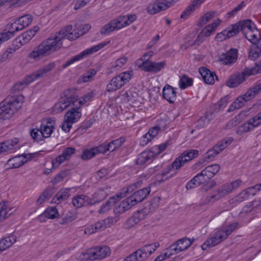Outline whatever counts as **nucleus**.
Wrapping results in <instances>:
<instances>
[{
    "instance_id": "7",
    "label": "nucleus",
    "mask_w": 261,
    "mask_h": 261,
    "mask_svg": "<svg viewBox=\"0 0 261 261\" xmlns=\"http://www.w3.org/2000/svg\"><path fill=\"white\" fill-rule=\"evenodd\" d=\"M261 91V83L250 88L242 96L239 97L229 107L227 111L230 112L235 109L242 108L248 101L253 98Z\"/></svg>"
},
{
    "instance_id": "18",
    "label": "nucleus",
    "mask_w": 261,
    "mask_h": 261,
    "mask_svg": "<svg viewBox=\"0 0 261 261\" xmlns=\"http://www.w3.org/2000/svg\"><path fill=\"white\" fill-rule=\"evenodd\" d=\"M238 54V49L231 48L225 54H223L221 56L219 60L223 64L230 65L237 61Z\"/></svg>"
},
{
    "instance_id": "56",
    "label": "nucleus",
    "mask_w": 261,
    "mask_h": 261,
    "mask_svg": "<svg viewBox=\"0 0 261 261\" xmlns=\"http://www.w3.org/2000/svg\"><path fill=\"white\" fill-rule=\"evenodd\" d=\"M70 172L69 170L62 171L60 173H58L51 180V182L53 185H55L61 181H62L65 177H66Z\"/></svg>"
},
{
    "instance_id": "46",
    "label": "nucleus",
    "mask_w": 261,
    "mask_h": 261,
    "mask_svg": "<svg viewBox=\"0 0 261 261\" xmlns=\"http://www.w3.org/2000/svg\"><path fill=\"white\" fill-rule=\"evenodd\" d=\"M160 197H155L152 199L144 208H147L148 214L153 212L159 206L160 201Z\"/></svg>"
},
{
    "instance_id": "25",
    "label": "nucleus",
    "mask_w": 261,
    "mask_h": 261,
    "mask_svg": "<svg viewBox=\"0 0 261 261\" xmlns=\"http://www.w3.org/2000/svg\"><path fill=\"white\" fill-rule=\"evenodd\" d=\"M164 98L170 103H173L176 99V94L174 88L170 85H166L163 90Z\"/></svg>"
},
{
    "instance_id": "42",
    "label": "nucleus",
    "mask_w": 261,
    "mask_h": 261,
    "mask_svg": "<svg viewBox=\"0 0 261 261\" xmlns=\"http://www.w3.org/2000/svg\"><path fill=\"white\" fill-rule=\"evenodd\" d=\"M118 199H119V198H117L116 195L109 198V199L101 206L99 210V213L100 214H103L108 211L112 206L117 202Z\"/></svg>"
},
{
    "instance_id": "41",
    "label": "nucleus",
    "mask_w": 261,
    "mask_h": 261,
    "mask_svg": "<svg viewBox=\"0 0 261 261\" xmlns=\"http://www.w3.org/2000/svg\"><path fill=\"white\" fill-rule=\"evenodd\" d=\"M142 182V181L140 180L134 183L133 185L128 186L126 188H124L122 192H119L116 195L117 197L119 198V199H121L126 196V193L132 192L138 186H140Z\"/></svg>"
},
{
    "instance_id": "57",
    "label": "nucleus",
    "mask_w": 261,
    "mask_h": 261,
    "mask_svg": "<svg viewBox=\"0 0 261 261\" xmlns=\"http://www.w3.org/2000/svg\"><path fill=\"white\" fill-rule=\"evenodd\" d=\"M146 215H148L147 209L143 208L142 210L135 213L133 217L135 219L136 222L139 223L140 221L144 219L145 216Z\"/></svg>"
},
{
    "instance_id": "53",
    "label": "nucleus",
    "mask_w": 261,
    "mask_h": 261,
    "mask_svg": "<svg viewBox=\"0 0 261 261\" xmlns=\"http://www.w3.org/2000/svg\"><path fill=\"white\" fill-rule=\"evenodd\" d=\"M253 128H254V127H252V122L249 119L247 122L243 123L239 127L237 133L239 135H242L245 132L250 131Z\"/></svg>"
},
{
    "instance_id": "60",
    "label": "nucleus",
    "mask_w": 261,
    "mask_h": 261,
    "mask_svg": "<svg viewBox=\"0 0 261 261\" xmlns=\"http://www.w3.org/2000/svg\"><path fill=\"white\" fill-rule=\"evenodd\" d=\"M122 17L123 18V21L125 27H127L135 21L137 16L136 14H127L125 15H122Z\"/></svg>"
},
{
    "instance_id": "36",
    "label": "nucleus",
    "mask_w": 261,
    "mask_h": 261,
    "mask_svg": "<svg viewBox=\"0 0 261 261\" xmlns=\"http://www.w3.org/2000/svg\"><path fill=\"white\" fill-rule=\"evenodd\" d=\"M59 216V213L57 209L55 207H48L45 211L39 216V218L41 219L44 217L48 219H54Z\"/></svg>"
},
{
    "instance_id": "24",
    "label": "nucleus",
    "mask_w": 261,
    "mask_h": 261,
    "mask_svg": "<svg viewBox=\"0 0 261 261\" xmlns=\"http://www.w3.org/2000/svg\"><path fill=\"white\" fill-rule=\"evenodd\" d=\"M19 140L17 138H13L0 143V146L3 152L14 151L18 148Z\"/></svg>"
},
{
    "instance_id": "10",
    "label": "nucleus",
    "mask_w": 261,
    "mask_h": 261,
    "mask_svg": "<svg viewBox=\"0 0 261 261\" xmlns=\"http://www.w3.org/2000/svg\"><path fill=\"white\" fill-rule=\"evenodd\" d=\"M178 0H156L153 4L148 5L147 10L150 14H154L160 11L165 10Z\"/></svg>"
},
{
    "instance_id": "1",
    "label": "nucleus",
    "mask_w": 261,
    "mask_h": 261,
    "mask_svg": "<svg viewBox=\"0 0 261 261\" xmlns=\"http://www.w3.org/2000/svg\"><path fill=\"white\" fill-rule=\"evenodd\" d=\"M71 25H68L57 32L53 37H50L43 41L29 55V57L35 60H39L43 57L50 55L52 53L60 49L63 45V40L67 38L73 40L79 37V33L74 34L71 31Z\"/></svg>"
},
{
    "instance_id": "38",
    "label": "nucleus",
    "mask_w": 261,
    "mask_h": 261,
    "mask_svg": "<svg viewBox=\"0 0 261 261\" xmlns=\"http://www.w3.org/2000/svg\"><path fill=\"white\" fill-rule=\"evenodd\" d=\"M113 223V220L110 218H108L103 220L99 221L93 225L94 230L95 232L104 230L108 226H110V223Z\"/></svg>"
},
{
    "instance_id": "64",
    "label": "nucleus",
    "mask_w": 261,
    "mask_h": 261,
    "mask_svg": "<svg viewBox=\"0 0 261 261\" xmlns=\"http://www.w3.org/2000/svg\"><path fill=\"white\" fill-rule=\"evenodd\" d=\"M252 122V127H257L261 124V112L258 113L253 118L250 119Z\"/></svg>"
},
{
    "instance_id": "8",
    "label": "nucleus",
    "mask_w": 261,
    "mask_h": 261,
    "mask_svg": "<svg viewBox=\"0 0 261 261\" xmlns=\"http://www.w3.org/2000/svg\"><path fill=\"white\" fill-rule=\"evenodd\" d=\"M256 74L257 71L256 69L246 68L241 72H235L231 74L226 82V85L229 88H236L243 83L249 76Z\"/></svg>"
},
{
    "instance_id": "27",
    "label": "nucleus",
    "mask_w": 261,
    "mask_h": 261,
    "mask_svg": "<svg viewBox=\"0 0 261 261\" xmlns=\"http://www.w3.org/2000/svg\"><path fill=\"white\" fill-rule=\"evenodd\" d=\"M232 191V190L229 182L226 183L219 187L217 190V194L212 195L210 197L211 199L209 201L213 200L214 199H219L221 197L227 195Z\"/></svg>"
},
{
    "instance_id": "12",
    "label": "nucleus",
    "mask_w": 261,
    "mask_h": 261,
    "mask_svg": "<svg viewBox=\"0 0 261 261\" xmlns=\"http://www.w3.org/2000/svg\"><path fill=\"white\" fill-rule=\"evenodd\" d=\"M56 124V119L54 118L44 119L40 126V134L44 138L50 136Z\"/></svg>"
},
{
    "instance_id": "39",
    "label": "nucleus",
    "mask_w": 261,
    "mask_h": 261,
    "mask_svg": "<svg viewBox=\"0 0 261 261\" xmlns=\"http://www.w3.org/2000/svg\"><path fill=\"white\" fill-rule=\"evenodd\" d=\"M221 20L220 19H218V21H215L213 22L212 24H210L207 25L205 29H203L201 32L200 34L202 35V37L204 38V37H208L211 35L212 32H213L217 26L220 23Z\"/></svg>"
},
{
    "instance_id": "16",
    "label": "nucleus",
    "mask_w": 261,
    "mask_h": 261,
    "mask_svg": "<svg viewBox=\"0 0 261 261\" xmlns=\"http://www.w3.org/2000/svg\"><path fill=\"white\" fill-rule=\"evenodd\" d=\"M33 17L29 14L22 16L12 23V30L14 29L16 32L23 30L24 28L28 27L32 22Z\"/></svg>"
},
{
    "instance_id": "59",
    "label": "nucleus",
    "mask_w": 261,
    "mask_h": 261,
    "mask_svg": "<svg viewBox=\"0 0 261 261\" xmlns=\"http://www.w3.org/2000/svg\"><path fill=\"white\" fill-rule=\"evenodd\" d=\"M181 155L179 156L172 163L170 166L172 169H175L176 170L179 169L181 167L183 166L186 163L184 160L182 158Z\"/></svg>"
},
{
    "instance_id": "28",
    "label": "nucleus",
    "mask_w": 261,
    "mask_h": 261,
    "mask_svg": "<svg viewBox=\"0 0 261 261\" xmlns=\"http://www.w3.org/2000/svg\"><path fill=\"white\" fill-rule=\"evenodd\" d=\"M233 29V24L227 28L222 32L217 34L215 37V40L217 41H222L228 38L234 37L236 35V34L234 30Z\"/></svg>"
},
{
    "instance_id": "54",
    "label": "nucleus",
    "mask_w": 261,
    "mask_h": 261,
    "mask_svg": "<svg viewBox=\"0 0 261 261\" xmlns=\"http://www.w3.org/2000/svg\"><path fill=\"white\" fill-rule=\"evenodd\" d=\"M261 54V48L258 45H254L251 48L249 54V58L252 60H255L258 58Z\"/></svg>"
},
{
    "instance_id": "44",
    "label": "nucleus",
    "mask_w": 261,
    "mask_h": 261,
    "mask_svg": "<svg viewBox=\"0 0 261 261\" xmlns=\"http://www.w3.org/2000/svg\"><path fill=\"white\" fill-rule=\"evenodd\" d=\"M198 155V151L194 149H189L184 151L180 155L185 162H187L196 158Z\"/></svg>"
},
{
    "instance_id": "45",
    "label": "nucleus",
    "mask_w": 261,
    "mask_h": 261,
    "mask_svg": "<svg viewBox=\"0 0 261 261\" xmlns=\"http://www.w3.org/2000/svg\"><path fill=\"white\" fill-rule=\"evenodd\" d=\"M200 1L195 0L192 5L189 6L187 9L182 13L180 18H185L189 16L191 12H193L196 8H197L202 3H200Z\"/></svg>"
},
{
    "instance_id": "14",
    "label": "nucleus",
    "mask_w": 261,
    "mask_h": 261,
    "mask_svg": "<svg viewBox=\"0 0 261 261\" xmlns=\"http://www.w3.org/2000/svg\"><path fill=\"white\" fill-rule=\"evenodd\" d=\"M166 65L165 61L160 62L150 61L149 62L141 63L138 67L144 71L157 73L164 69Z\"/></svg>"
},
{
    "instance_id": "40",
    "label": "nucleus",
    "mask_w": 261,
    "mask_h": 261,
    "mask_svg": "<svg viewBox=\"0 0 261 261\" xmlns=\"http://www.w3.org/2000/svg\"><path fill=\"white\" fill-rule=\"evenodd\" d=\"M194 239H190L186 237L180 239L176 241L177 245L179 247L181 251L187 250L192 244Z\"/></svg>"
},
{
    "instance_id": "43",
    "label": "nucleus",
    "mask_w": 261,
    "mask_h": 261,
    "mask_svg": "<svg viewBox=\"0 0 261 261\" xmlns=\"http://www.w3.org/2000/svg\"><path fill=\"white\" fill-rule=\"evenodd\" d=\"M181 252L179 249V247L177 245L176 242L171 245L165 250V257H170V256L176 254Z\"/></svg>"
},
{
    "instance_id": "13",
    "label": "nucleus",
    "mask_w": 261,
    "mask_h": 261,
    "mask_svg": "<svg viewBox=\"0 0 261 261\" xmlns=\"http://www.w3.org/2000/svg\"><path fill=\"white\" fill-rule=\"evenodd\" d=\"M83 105L82 100H78V102L75 103L73 107L66 113L65 117L73 123L77 121L82 116L80 108Z\"/></svg>"
},
{
    "instance_id": "32",
    "label": "nucleus",
    "mask_w": 261,
    "mask_h": 261,
    "mask_svg": "<svg viewBox=\"0 0 261 261\" xmlns=\"http://www.w3.org/2000/svg\"><path fill=\"white\" fill-rule=\"evenodd\" d=\"M21 47V44H18L14 41V43L10 46L2 56L1 60L4 61L12 56L16 50Z\"/></svg>"
},
{
    "instance_id": "52",
    "label": "nucleus",
    "mask_w": 261,
    "mask_h": 261,
    "mask_svg": "<svg viewBox=\"0 0 261 261\" xmlns=\"http://www.w3.org/2000/svg\"><path fill=\"white\" fill-rule=\"evenodd\" d=\"M151 153L147 151H143L141 153L137 159V165H143L150 160Z\"/></svg>"
},
{
    "instance_id": "33",
    "label": "nucleus",
    "mask_w": 261,
    "mask_h": 261,
    "mask_svg": "<svg viewBox=\"0 0 261 261\" xmlns=\"http://www.w3.org/2000/svg\"><path fill=\"white\" fill-rule=\"evenodd\" d=\"M109 189L107 186H106L97 189L94 194V199H92L95 202V203L100 202L106 198Z\"/></svg>"
},
{
    "instance_id": "11",
    "label": "nucleus",
    "mask_w": 261,
    "mask_h": 261,
    "mask_svg": "<svg viewBox=\"0 0 261 261\" xmlns=\"http://www.w3.org/2000/svg\"><path fill=\"white\" fill-rule=\"evenodd\" d=\"M123 19V18L122 16H119L116 18L111 20L102 28L100 34L106 35L114 31L118 30L125 27Z\"/></svg>"
},
{
    "instance_id": "23",
    "label": "nucleus",
    "mask_w": 261,
    "mask_h": 261,
    "mask_svg": "<svg viewBox=\"0 0 261 261\" xmlns=\"http://www.w3.org/2000/svg\"><path fill=\"white\" fill-rule=\"evenodd\" d=\"M160 127L155 126L149 129L148 132L144 135L140 139V145L144 146L150 142L152 138L155 137L159 133Z\"/></svg>"
},
{
    "instance_id": "51",
    "label": "nucleus",
    "mask_w": 261,
    "mask_h": 261,
    "mask_svg": "<svg viewBox=\"0 0 261 261\" xmlns=\"http://www.w3.org/2000/svg\"><path fill=\"white\" fill-rule=\"evenodd\" d=\"M193 84V80L186 75L182 76L179 81V86L181 89H185L187 87L191 86Z\"/></svg>"
},
{
    "instance_id": "4",
    "label": "nucleus",
    "mask_w": 261,
    "mask_h": 261,
    "mask_svg": "<svg viewBox=\"0 0 261 261\" xmlns=\"http://www.w3.org/2000/svg\"><path fill=\"white\" fill-rule=\"evenodd\" d=\"M238 223H234L230 224L226 227L217 231L214 235L208 239L201 246L203 250L214 247L227 238L228 235L231 233L237 227Z\"/></svg>"
},
{
    "instance_id": "37",
    "label": "nucleus",
    "mask_w": 261,
    "mask_h": 261,
    "mask_svg": "<svg viewBox=\"0 0 261 261\" xmlns=\"http://www.w3.org/2000/svg\"><path fill=\"white\" fill-rule=\"evenodd\" d=\"M76 218V215L74 212L65 211L62 214V218L60 222L61 224H66L71 222Z\"/></svg>"
},
{
    "instance_id": "9",
    "label": "nucleus",
    "mask_w": 261,
    "mask_h": 261,
    "mask_svg": "<svg viewBox=\"0 0 261 261\" xmlns=\"http://www.w3.org/2000/svg\"><path fill=\"white\" fill-rule=\"evenodd\" d=\"M107 44L108 42H102L97 45L94 46L91 48H88L84 50L82 53H80L78 55H76V56H74L71 59H70L69 60L67 61L66 62V63L63 65V68H66L67 67L73 64L74 62L79 61L84 58V57H86L87 56L92 54V53L99 50L100 49L105 46Z\"/></svg>"
},
{
    "instance_id": "5",
    "label": "nucleus",
    "mask_w": 261,
    "mask_h": 261,
    "mask_svg": "<svg viewBox=\"0 0 261 261\" xmlns=\"http://www.w3.org/2000/svg\"><path fill=\"white\" fill-rule=\"evenodd\" d=\"M159 247L158 243L145 245L130 254L123 261H143L147 259Z\"/></svg>"
},
{
    "instance_id": "31",
    "label": "nucleus",
    "mask_w": 261,
    "mask_h": 261,
    "mask_svg": "<svg viewBox=\"0 0 261 261\" xmlns=\"http://www.w3.org/2000/svg\"><path fill=\"white\" fill-rule=\"evenodd\" d=\"M133 206L132 204L128 201V198H126L115 206L114 212L115 214H121Z\"/></svg>"
},
{
    "instance_id": "21",
    "label": "nucleus",
    "mask_w": 261,
    "mask_h": 261,
    "mask_svg": "<svg viewBox=\"0 0 261 261\" xmlns=\"http://www.w3.org/2000/svg\"><path fill=\"white\" fill-rule=\"evenodd\" d=\"M233 29L234 30L236 35L240 31H245L246 29H247L248 31H253L255 29H257L256 25L250 19L239 21L233 24Z\"/></svg>"
},
{
    "instance_id": "34",
    "label": "nucleus",
    "mask_w": 261,
    "mask_h": 261,
    "mask_svg": "<svg viewBox=\"0 0 261 261\" xmlns=\"http://www.w3.org/2000/svg\"><path fill=\"white\" fill-rule=\"evenodd\" d=\"M120 77L116 76L113 77L110 81V82L107 86V91L111 92L115 91L118 89L122 87L124 85L122 83V81L120 80Z\"/></svg>"
},
{
    "instance_id": "6",
    "label": "nucleus",
    "mask_w": 261,
    "mask_h": 261,
    "mask_svg": "<svg viewBox=\"0 0 261 261\" xmlns=\"http://www.w3.org/2000/svg\"><path fill=\"white\" fill-rule=\"evenodd\" d=\"M72 90L68 89L62 93L60 101L54 105V111L60 113L78 102L79 99L77 96L74 94Z\"/></svg>"
},
{
    "instance_id": "62",
    "label": "nucleus",
    "mask_w": 261,
    "mask_h": 261,
    "mask_svg": "<svg viewBox=\"0 0 261 261\" xmlns=\"http://www.w3.org/2000/svg\"><path fill=\"white\" fill-rule=\"evenodd\" d=\"M96 73V71L95 69H90L83 75V82L86 83L89 81Z\"/></svg>"
},
{
    "instance_id": "15",
    "label": "nucleus",
    "mask_w": 261,
    "mask_h": 261,
    "mask_svg": "<svg viewBox=\"0 0 261 261\" xmlns=\"http://www.w3.org/2000/svg\"><path fill=\"white\" fill-rule=\"evenodd\" d=\"M34 156L33 154H23L16 156L9 159L6 165L9 166V168L13 169L19 168L26 163L28 159L30 160Z\"/></svg>"
},
{
    "instance_id": "3",
    "label": "nucleus",
    "mask_w": 261,
    "mask_h": 261,
    "mask_svg": "<svg viewBox=\"0 0 261 261\" xmlns=\"http://www.w3.org/2000/svg\"><path fill=\"white\" fill-rule=\"evenodd\" d=\"M55 67V64L54 62L50 63L43 68L38 69L31 74L26 76L22 81L16 83L11 91L12 93H16L26 87L29 84L36 80L40 79L44 76L48 72L51 71Z\"/></svg>"
},
{
    "instance_id": "2",
    "label": "nucleus",
    "mask_w": 261,
    "mask_h": 261,
    "mask_svg": "<svg viewBox=\"0 0 261 261\" xmlns=\"http://www.w3.org/2000/svg\"><path fill=\"white\" fill-rule=\"evenodd\" d=\"M24 100L22 95L8 96L0 103V120L10 119L21 107Z\"/></svg>"
},
{
    "instance_id": "55",
    "label": "nucleus",
    "mask_w": 261,
    "mask_h": 261,
    "mask_svg": "<svg viewBox=\"0 0 261 261\" xmlns=\"http://www.w3.org/2000/svg\"><path fill=\"white\" fill-rule=\"evenodd\" d=\"M214 12H210L205 13L199 20L197 23V25L199 27H201L204 24H206L210 19H211L214 17Z\"/></svg>"
},
{
    "instance_id": "22",
    "label": "nucleus",
    "mask_w": 261,
    "mask_h": 261,
    "mask_svg": "<svg viewBox=\"0 0 261 261\" xmlns=\"http://www.w3.org/2000/svg\"><path fill=\"white\" fill-rule=\"evenodd\" d=\"M199 72L201 75L203 81L207 84H213L215 82V77L217 79L214 72H212L210 69L204 67L199 68Z\"/></svg>"
},
{
    "instance_id": "30",
    "label": "nucleus",
    "mask_w": 261,
    "mask_h": 261,
    "mask_svg": "<svg viewBox=\"0 0 261 261\" xmlns=\"http://www.w3.org/2000/svg\"><path fill=\"white\" fill-rule=\"evenodd\" d=\"M69 189H63L60 190L53 198V201L55 203H60L66 200L69 196Z\"/></svg>"
},
{
    "instance_id": "47",
    "label": "nucleus",
    "mask_w": 261,
    "mask_h": 261,
    "mask_svg": "<svg viewBox=\"0 0 261 261\" xmlns=\"http://www.w3.org/2000/svg\"><path fill=\"white\" fill-rule=\"evenodd\" d=\"M233 141V138L229 137L227 139L222 140L221 142L218 143L214 147L216 149L219 153L226 148L229 145L231 144Z\"/></svg>"
},
{
    "instance_id": "19",
    "label": "nucleus",
    "mask_w": 261,
    "mask_h": 261,
    "mask_svg": "<svg viewBox=\"0 0 261 261\" xmlns=\"http://www.w3.org/2000/svg\"><path fill=\"white\" fill-rule=\"evenodd\" d=\"M72 202L73 206L77 208L95 204V202L92 199L83 194L76 195L73 197Z\"/></svg>"
},
{
    "instance_id": "29",
    "label": "nucleus",
    "mask_w": 261,
    "mask_h": 261,
    "mask_svg": "<svg viewBox=\"0 0 261 261\" xmlns=\"http://www.w3.org/2000/svg\"><path fill=\"white\" fill-rule=\"evenodd\" d=\"M16 239L17 237L14 234H11L10 236L1 239L0 240V253L11 247L16 242Z\"/></svg>"
},
{
    "instance_id": "63",
    "label": "nucleus",
    "mask_w": 261,
    "mask_h": 261,
    "mask_svg": "<svg viewBox=\"0 0 261 261\" xmlns=\"http://www.w3.org/2000/svg\"><path fill=\"white\" fill-rule=\"evenodd\" d=\"M260 36V34L258 30L255 29L252 37L249 39V41L254 44L255 45H257V44L259 43V41L260 39L259 38Z\"/></svg>"
},
{
    "instance_id": "48",
    "label": "nucleus",
    "mask_w": 261,
    "mask_h": 261,
    "mask_svg": "<svg viewBox=\"0 0 261 261\" xmlns=\"http://www.w3.org/2000/svg\"><path fill=\"white\" fill-rule=\"evenodd\" d=\"M98 254H99L100 259H102L110 255L111 250L107 246H98L96 247Z\"/></svg>"
},
{
    "instance_id": "49",
    "label": "nucleus",
    "mask_w": 261,
    "mask_h": 261,
    "mask_svg": "<svg viewBox=\"0 0 261 261\" xmlns=\"http://www.w3.org/2000/svg\"><path fill=\"white\" fill-rule=\"evenodd\" d=\"M9 30L5 33L0 34V44L3 42L7 41L11 37H13L16 31L14 29L12 30V25L10 24V27H8Z\"/></svg>"
},
{
    "instance_id": "17",
    "label": "nucleus",
    "mask_w": 261,
    "mask_h": 261,
    "mask_svg": "<svg viewBox=\"0 0 261 261\" xmlns=\"http://www.w3.org/2000/svg\"><path fill=\"white\" fill-rule=\"evenodd\" d=\"M150 192V189L149 187L143 188L138 190L131 196L127 197L128 201L134 206L146 198Z\"/></svg>"
},
{
    "instance_id": "26",
    "label": "nucleus",
    "mask_w": 261,
    "mask_h": 261,
    "mask_svg": "<svg viewBox=\"0 0 261 261\" xmlns=\"http://www.w3.org/2000/svg\"><path fill=\"white\" fill-rule=\"evenodd\" d=\"M232 191V190L229 182L226 183L219 187L217 190V194L212 195L210 197L211 199L209 201L213 200L214 199H219L221 197L227 195Z\"/></svg>"
},
{
    "instance_id": "61",
    "label": "nucleus",
    "mask_w": 261,
    "mask_h": 261,
    "mask_svg": "<svg viewBox=\"0 0 261 261\" xmlns=\"http://www.w3.org/2000/svg\"><path fill=\"white\" fill-rule=\"evenodd\" d=\"M67 160L66 157L62 153L61 155L57 156L55 160L51 162L53 167L54 168H57L63 162Z\"/></svg>"
},
{
    "instance_id": "58",
    "label": "nucleus",
    "mask_w": 261,
    "mask_h": 261,
    "mask_svg": "<svg viewBox=\"0 0 261 261\" xmlns=\"http://www.w3.org/2000/svg\"><path fill=\"white\" fill-rule=\"evenodd\" d=\"M132 71H128L120 73L118 76L123 85L128 83L132 77Z\"/></svg>"
},
{
    "instance_id": "35",
    "label": "nucleus",
    "mask_w": 261,
    "mask_h": 261,
    "mask_svg": "<svg viewBox=\"0 0 261 261\" xmlns=\"http://www.w3.org/2000/svg\"><path fill=\"white\" fill-rule=\"evenodd\" d=\"M220 167L218 164H213L208 166L202 170L208 178L211 179L220 170Z\"/></svg>"
},
{
    "instance_id": "20",
    "label": "nucleus",
    "mask_w": 261,
    "mask_h": 261,
    "mask_svg": "<svg viewBox=\"0 0 261 261\" xmlns=\"http://www.w3.org/2000/svg\"><path fill=\"white\" fill-rule=\"evenodd\" d=\"M39 30V28L38 26H35L32 29L29 30L23 33L19 37L15 40V42L18 44H21V46H22L28 43Z\"/></svg>"
},
{
    "instance_id": "50",
    "label": "nucleus",
    "mask_w": 261,
    "mask_h": 261,
    "mask_svg": "<svg viewBox=\"0 0 261 261\" xmlns=\"http://www.w3.org/2000/svg\"><path fill=\"white\" fill-rule=\"evenodd\" d=\"M7 206V202L0 203V222L2 219H5L8 217L12 214V212L9 213V211H11V210L10 209L8 211Z\"/></svg>"
}]
</instances>
